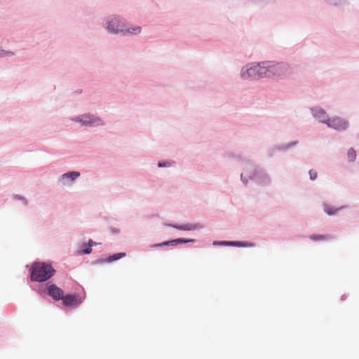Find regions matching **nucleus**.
<instances>
[{"label": "nucleus", "mask_w": 359, "mask_h": 359, "mask_svg": "<svg viewBox=\"0 0 359 359\" xmlns=\"http://www.w3.org/2000/svg\"><path fill=\"white\" fill-rule=\"evenodd\" d=\"M25 268L29 272V280L39 284H45L56 273L52 264L46 262L34 261L31 264H26Z\"/></svg>", "instance_id": "1"}, {"label": "nucleus", "mask_w": 359, "mask_h": 359, "mask_svg": "<svg viewBox=\"0 0 359 359\" xmlns=\"http://www.w3.org/2000/svg\"><path fill=\"white\" fill-rule=\"evenodd\" d=\"M245 175L256 184L268 187L271 184V179L266 170L251 161H246L244 165Z\"/></svg>", "instance_id": "2"}, {"label": "nucleus", "mask_w": 359, "mask_h": 359, "mask_svg": "<svg viewBox=\"0 0 359 359\" xmlns=\"http://www.w3.org/2000/svg\"><path fill=\"white\" fill-rule=\"evenodd\" d=\"M264 65L265 77L269 79H283L290 74V66L287 63L274 61H262Z\"/></svg>", "instance_id": "3"}, {"label": "nucleus", "mask_w": 359, "mask_h": 359, "mask_svg": "<svg viewBox=\"0 0 359 359\" xmlns=\"http://www.w3.org/2000/svg\"><path fill=\"white\" fill-rule=\"evenodd\" d=\"M32 290L39 293L41 297L48 295L51 297L54 301L62 300L64 297V291L60 287L51 282H47L45 284H38L34 286H30Z\"/></svg>", "instance_id": "4"}, {"label": "nucleus", "mask_w": 359, "mask_h": 359, "mask_svg": "<svg viewBox=\"0 0 359 359\" xmlns=\"http://www.w3.org/2000/svg\"><path fill=\"white\" fill-rule=\"evenodd\" d=\"M264 65L262 62H251L244 65L241 69L240 76L243 80L259 79L265 77Z\"/></svg>", "instance_id": "5"}, {"label": "nucleus", "mask_w": 359, "mask_h": 359, "mask_svg": "<svg viewBox=\"0 0 359 359\" xmlns=\"http://www.w3.org/2000/svg\"><path fill=\"white\" fill-rule=\"evenodd\" d=\"M106 22L105 29L109 34H121L123 27H125L126 20L118 15H113L104 19Z\"/></svg>", "instance_id": "6"}, {"label": "nucleus", "mask_w": 359, "mask_h": 359, "mask_svg": "<svg viewBox=\"0 0 359 359\" xmlns=\"http://www.w3.org/2000/svg\"><path fill=\"white\" fill-rule=\"evenodd\" d=\"M72 121L76 123H80L81 126L95 128L97 126H103L104 121L99 116L91 114L85 113L72 118Z\"/></svg>", "instance_id": "7"}, {"label": "nucleus", "mask_w": 359, "mask_h": 359, "mask_svg": "<svg viewBox=\"0 0 359 359\" xmlns=\"http://www.w3.org/2000/svg\"><path fill=\"white\" fill-rule=\"evenodd\" d=\"M84 296H80L78 293H67L66 294H64V297H62V303L65 306L75 309L77 308L84 300Z\"/></svg>", "instance_id": "8"}, {"label": "nucleus", "mask_w": 359, "mask_h": 359, "mask_svg": "<svg viewBox=\"0 0 359 359\" xmlns=\"http://www.w3.org/2000/svg\"><path fill=\"white\" fill-rule=\"evenodd\" d=\"M326 126L338 132H343L348 128L349 122L344 118L334 116L329 118L327 123H326Z\"/></svg>", "instance_id": "9"}, {"label": "nucleus", "mask_w": 359, "mask_h": 359, "mask_svg": "<svg viewBox=\"0 0 359 359\" xmlns=\"http://www.w3.org/2000/svg\"><path fill=\"white\" fill-rule=\"evenodd\" d=\"M164 226L172 227L175 229L184 231H196L204 228V226L201 223H186L183 224L165 223Z\"/></svg>", "instance_id": "10"}, {"label": "nucleus", "mask_w": 359, "mask_h": 359, "mask_svg": "<svg viewBox=\"0 0 359 359\" xmlns=\"http://www.w3.org/2000/svg\"><path fill=\"white\" fill-rule=\"evenodd\" d=\"M126 256V253L123 252L109 254L105 258H99L92 262V265H100L104 264L112 263L118 261Z\"/></svg>", "instance_id": "11"}, {"label": "nucleus", "mask_w": 359, "mask_h": 359, "mask_svg": "<svg viewBox=\"0 0 359 359\" xmlns=\"http://www.w3.org/2000/svg\"><path fill=\"white\" fill-rule=\"evenodd\" d=\"M310 111L312 116L320 123L326 125L330 117L326 111L319 106L310 107Z\"/></svg>", "instance_id": "12"}, {"label": "nucleus", "mask_w": 359, "mask_h": 359, "mask_svg": "<svg viewBox=\"0 0 359 359\" xmlns=\"http://www.w3.org/2000/svg\"><path fill=\"white\" fill-rule=\"evenodd\" d=\"M80 175L81 173L79 171H68L59 177L58 182L62 185H67L69 183L74 182Z\"/></svg>", "instance_id": "13"}, {"label": "nucleus", "mask_w": 359, "mask_h": 359, "mask_svg": "<svg viewBox=\"0 0 359 359\" xmlns=\"http://www.w3.org/2000/svg\"><path fill=\"white\" fill-rule=\"evenodd\" d=\"M100 243H97L92 239H89L87 243H81L79 245V249L76 251V255H89L92 252V248L100 245Z\"/></svg>", "instance_id": "14"}, {"label": "nucleus", "mask_w": 359, "mask_h": 359, "mask_svg": "<svg viewBox=\"0 0 359 359\" xmlns=\"http://www.w3.org/2000/svg\"><path fill=\"white\" fill-rule=\"evenodd\" d=\"M142 32V27L140 26L136 25L134 27H131L129 28H127L125 25V27H123L122 36H126V35H138Z\"/></svg>", "instance_id": "15"}, {"label": "nucleus", "mask_w": 359, "mask_h": 359, "mask_svg": "<svg viewBox=\"0 0 359 359\" xmlns=\"http://www.w3.org/2000/svg\"><path fill=\"white\" fill-rule=\"evenodd\" d=\"M298 144H299L298 140H294V141L290 142L287 144H277V147H278L277 149L279 152L280 151L285 152V151L292 149V147L297 146Z\"/></svg>", "instance_id": "16"}, {"label": "nucleus", "mask_w": 359, "mask_h": 359, "mask_svg": "<svg viewBox=\"0 0 359 359\" xmlns=\"http://www.w3.org/2000/svg\"><path fill=\"white\" fill-rule=\"evenodd\" d=\"M255 243L249 241H231V247L236 248H253Z\"/></svg>", "instance_id": "17"}, {"label": "nucleus", "mask_w": 359, "mask_h": 359, "mask_svg": "<svg viewBox=\"0 0 359 359\" xmlns=\"http://www.w3.org/2000/svg\"><path fill=\"white\" fill-rule=\"evenodd\" d=\"M342 208H336L330 205L329 204L324 203H323V210L329 216H333L337 214V212L341 210Z\"/></svg>", "instance_id": "18"}, {"label": "nucleus", "mask_w": 359, "mask_h": 359, "mask_svg": "<svg viewBox=\"0 0 359 359\" xmlns=\"http://www.w3.org/2000/svg\"><path fill=\"white\" fill-rule=\"evenodd\" d=\"M252 3L262 7L274 6L277 4L278 0H250Z\"/></svg>", "instance_id": "19"}, {"label": "nucleus", "mask_w": 359, "mask_h": 359, "mask_svg": "<svg viewBox=\"0 0 359 359\" xmlns=\"http://www.w3.org/2000/svg\"><path fill=\"white\" fill-rule=\"evenodd\" d=\"M169 246H176L175 239H170L168 241H165L161 243H155L151 245V248H163V247H169Z\"/></svg>", "instance_id": "20"}, {"label": "nucleus", "mask_w": 359, "mask_h": 359, "mask_svg": "<svg viewBox=\"0 0 359 359\" xmlns=\"http://www.w3.org/2000/svg\"><path fill=\"white\" fill-rule=\"evenodd\" d=\"M175 165L176 162L174 160H162L157 163V166L159 168L174 167Z\"/></svg>", "instance_id": "21"}, {"label": "nucleus", "mask_w": 359, "mask_h": 359, "mask_svg": "<svg viewBox=\"0 0 359 359\" xmlns=\"http://www.w3.org/2000/svg\"><path fill=\"white\" fill-rule=\"evenodd\" d=\"M175 241L176 245H182V244H189V243L193 244V243H195L196 241L194 238H175Z\"/></svg>", "instance_id": "22"}, {"label": "nucleus", "mask_w": 359, "mask_h": 359, "mask_svg": "<svg viewBox=\"0 0 359 359\" xmlns=\"http://www.w3.org/2000/svg\"><path fill=\"white\" fill-rule=\"evenodd\" d=\"M226 156L229 158L233 159L238 161L244 162L245 163L247 160H245L240 154H234L233 152H227Z\"/></svg>", "instance_id": "23"}, {"label": "nucleus", "mask_w": 359, "mask_h": 359, "mask_svg": "<svg viewBox=\"0 0 359 359\" xmlns=\"http://www.w3.org/2000/svg\"><path fill=\"white\" fill-rule=\"evenodd\" d=\"M356 151L353 147L348 149L347 151V158L348 162H354L356 159Z\"/></svg>", "instance_id": "24"}, {"label": "nucleus", "mask_w": 359, "mask_h": 359, "mask_svg": "<svg viewBox=\"0 0 359 359\" xmlns=\"http://www.w3.org/2000/svg\"><path fill=\"white\" fill-rule=\"evenodd\" d=\"M329 237V235L323 234H312L309 236L310 239L312 240L313 241H325Z\"/></svg>", "instance_id": "25"}, {"label": "nucleus", "mask_w": 359, "mask_h": 359, "mask_svg": "<svg viewBox=\"0 0 359 359\" xmlns=\"http://www.w3.org/2000/svg\"><path fill=\"white\" fill-rule=\"evenodd\" d=\"M215 246H227L231 247V241H215L212 243Z\"/></svg>", "instance_id": "26"}, {"label": "nucleus", "mask_w": 359, "mask_h": 359, "mask_svg": "<svg viewBox=\"0 0 359 359\" xmlns=\"http://www.w3.org/2000/svg\"><path fill=\"white\" fill-rule=\"evenodd\" d=\"M276 148H278L277 144H276V145L273 146L272 147L269 148V149L267 150V156H268V157H269V158H272V157H273V156H274V155H275V154H276V152H279V151H278V149H276Z\"/></svg>", "instance_id": "27"}, {"label": "nucleus", "mask_w": 359, "mask_h": 359, "mask_svg": "<svg viewBox=\"0 0 359 359\" xmlns=\"http://www.w3.org/2000/svg\"><path fill=\"white\" fill-rule=\"evenodd\" d=\"M325 1L333 6H340L344 4V0H325Z\"/></svg>", "instance_id": "28"}, {"label": "nucleus", "mask_w": 359, "mask_h": 359, "mask_svg": "<svg viewBox=\"0 0 359 359\" xmlns=\"http://www.w3.org/2000/svg\"><path fill=\"white\" fill-rule=\"evenodd\" d=\"M309 178L311 181L316 180L318 177V173H317L316 170H315L313 169H311L309 171Z\"/></svg>", "instance_id": "29"}, {"label": "nucleus", "mask_w": 359, "mask_h": 359, "mask_svg": "<svg viewBox=\"0 0 359 359\" xmlns=\"http://www.w3.org/2000/svg\"><path fill=\"white\" fill-rule=\"evenodd\" d=\"M1 57H5L13 56L15 55V53L13 51L5 50L1 48Z\"/></svg>", "instance_id": "30"}, {"label": "nucleus", "mask_w": 359, "mask_h": 359, "mask_svg": "<svg viewBox=\"0 0 359 359\" xmlns=\"http://www.w3.org/2000/svg\"><path fill=\"white\" fill-rule=\"evenodd\" d=\"M245 172L244 173H241V182L243 183V184L247 187L248 186V180H250L248 176L245 175H244Z\"/></svg>", "instance_id": "31"}, {"label": "nucleus", "mask_w": 359, "mask_h": 359, "mask_svg": "<svg viewBox=\"0 0 359 359\" xmlns=\"http://www.w3.org/2000/svg\"><path fill=\"white\" fill-rule=\"evenodd\" d=\"M13 198L16 200H20V201H23V203L25 205H26L27 204V200L24 196H22L21 195L15 194L13 196Z\"/></svg>", "instance_id": "32"}, {"label": "nucleus", "mask_w": 359, "mask_h": 359, "mask_svg": "<svg viewBox=\"0 0 359 359\" xmlns=\"http://www.w3.org/2000/svg\"><path fill=\"white\" fill-rule=\"evenodd\" d=\"M109 229L110 232L113 234H117L121 232V230L118 228L114 227V226H109Z\"/></svg>", "instance_id": "33"}, {"label": "nucleus", "mask_w": 359, "mask_h": 359, "mask_svg": "<svg viewBox=\"0 0 359 359\" xmlns=\"http://www.w3.org/2000/svg\"><path fill=\"white\" fill-rule=\"evenodd\" d=\"M346 298H347V296L346 294H342L341 297V300L344 301V300L346 299Z\"/></svg>", "instance_id": "34"}, {"label": "nucleus", "mask_w": 359, "mask_h": 359, "mask_svg": "<svg viewBox=\"0 0 359 359\" xmlns=\"http://www.w3.org/2000/svg\"><path fill=\"white\" fill-rule=\"evenodd\" d=\"M75 93L80 94L82 93V89H78L76 91H74Z\"/></svg>", "instance_id": "35"}, {"label": "nucleus", "mask_w": 359, "mask_h": 359, "mask_svg": "<svg viewBox=\"0 0 359 359\" xmlns=\"http://www.w3.org/2000/svg\"><path fill=\"white\" fill-rule=\"evenodd\" d=\"M348 0H344V4L348 2Z\"/></svg>", "instance_id": "36"}]
</instances>
